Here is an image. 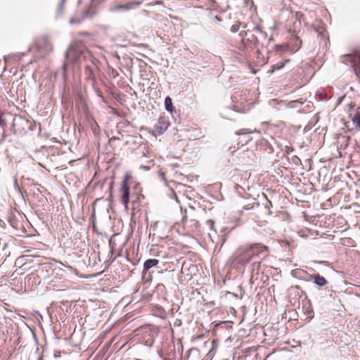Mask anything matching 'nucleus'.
I'll list each match as a JSON object with an SVG mask.
<instances>
[{
	"label": "nucleus",
	"mask_w": 360,
	"mask_h": 360,
	"mask_svg": "<svg viewBox=\"0 0 360 360\" xmlns=\"http://www.w3.org/2000/svg\"><path fill=\"white\" fill-rule=\"evenodd\" d=\"M66 61L62 65L63 77L66 76L67 68L69 63L85 62L84 75L86 79L94 82L98 72L100 61L92 56L91 53L82 44H76L72 45L65 52Z\"/></svg>",
	"instance_id": "obj_1"
},
{
	"label": "nucleus",
	"mask_w": 360,
	"mask_h": 360,
	"mask_svg": "<svg viewBox=\"0 0 360 360\" xmlns=\"http://www.w3.org/2000/svg\"><path fill=\"white\" fill-rule=\"evenodd\" d=\"M266 250V247L260 246L259 244H253L246 249L243 255L238 258V262L242 266H246L256 256L264 254L262 258H264Z\"/></svg>",
	"instance_id": "obj_2"
},
{
	"label": "nucleus",
	"mask_w": 360,
	"mask_h": 360,
	"mask_svg": "<svg viewBox=\"0 0 360 360\" xmlns=\"http://www.w3.org/2000/svg\"><path fill=\"white\" fill-rule=\"evenodd\" d=\"M35 49L41 57H44L53 51V46L47 37H42L37 41Z\"/></svg>",
	"instance_id": "obj_3"
},
{
	"label": "nucleus",
	"mask_w": 360,
	"mask_h": 360,
	"mask_svg": "<svg viewBox=\"0 0 360 360\" xmlns=\"http://www.w3.org/2000/svg\"><path fill=\"white\" fill-rule=\"evenodd\" d=\"M182 223L184 229L188 232H195L198 231L200 227L199 221L195 219H187V216L184 215L182 218Z\"/></svg>",
	"instance_id": "obj_4"
},
{
	"label": "nucleus",
	"mask_w": 360,
	"mask_h": 360,
	"mask_svg": "<svg viewBox=\"0 0 360 360\" xmlns=\"http://www.w3.org/2000/svg\"><path fill=\"white\" fill-rule=\"evenodd\" d=\"M346 57L351 62L352 68L356 75L360 77V52H355L353 54L347 55Z\"/></svg>",
	"instance_id": "obj_5"
},
{
	"label": "nucleus",
	"mask_w": 360,
	"mask_h": 360,
	"mask_svg": "<svg viewBox=\"0 0 360 360\" xmlns=\"http://www.w3.org/2000/svg\"><path fill=\"white\" fill-rule=\"evenodd\" d=\"M288 294L291 301L294 300L295 302L299 300L300 297L302 295H305L304 291H303L301 287L299 285H294L290 287L288 290Z\"/></svg>",
	"instance_id": "obj_6"
},
{
	"label": "nucleus",
	"mask_w": 360,
	"mask_h": 360,
	"mask_svg": "<svg viewBox=\"0 0 360 360\" xmlns=\"http://www.w3.org/2000/svg\"><path fill=\"white\" fill-rule=\"evenodd\" d=\"M120 192L122 193L121 202L124 205L125 209H128V204L129 202V188L128 186H122Z\"/></svg>",
	"instance_id": "obj_7"
},
{
	"label": "nucleus",
	"mask_w": 360,
	"mask_h": 360,
	"mask_svg": "<svg viewBox=\"0 0 360 360\" xmlns=\"http://www.w3.org/2000/svg\"><path fill=\"white\" fill-rule=\"evenodd\" d=\"M309 277L314 279V283L319 287H323L328 284L327 280L319 274L309 275Z\"/></svg>",
	"instance_id": "obj_8"
},
{
	"label": "nucleus",
	"mask_w": 360,
	"mask_h": 360,
	"mask_svg": "<svg viewBox=\"0 0 360 360\" xmlns=\"http://www.w3.org/2000/svg\"><path fill=\"white\" fill-rule=\"evenodd\" d=\"M159 264V260L156 259H148L144 262L143 274H146L152 267L156 266Z\"/></svg>",
	"instance_id": "obj_9"
},
{
	"label": "nucleus",
	"mask_w": 360,
	"mask_h": 360,
	"mask_svg": "<svg viewBox=\"0 0 360 360\" xmlns=\"http://www.w3.org/2000/svg\"><path fill=\"white\" fill-rule=\"evenodd\" d=\"M291 274L292 276L297 278L299 279L309 281V279L306 278V276H307V273L304 270L296 269L291 271Z\"/></svg>",
	"instance_id": "obj_10"
},
{
	"label": "nucleus",
	"mask_w": 360,
	"mask_h": 360,
	"mask_svg": "<svg viewBox=\"0 0 360 360\" xmlns=\"http://www.w3.org/2000/svg\"><path fill=\"white\" fill-rule=\"evenodd\" d=\"M154 129L159 134H162L167 130V125L161 120H159L158 122L155 124Z\"/></svg>",
	"instance_id": "obj_11"
},
{
	"label": "nucleus",
	"mask_w": 360,
	"mask_h": 360,
	"mask_svg": "<svg viewBox=\"0 0 360 360\" xmlns=\"http://www.w3.org/2000/svg\"><path fill=\"white\" fill-rule=\"evenodd\" d=\"M165 108L167 111L170 112H172L174 110L172 98L169 96H167L165 98Z\"/></svg>",
	"instance_id": "obj_12"
},
{
	"label": "nucleus",
	"mask_w": 360,
	"mask_h": 360,
	"mask_svg": "<svg viewBox=\"0 0 360 360\" xmlns=\"http://www.w3.org/2000/svg\"><path fill=\"white\" fill-rule=\"evenodd\" d=\"M284 63L283 62H278L276 64L273 65L271 68L267 71L268 74H272L276 70H281L284 67Z\"/></svg>",
	"instance_id": "obj_13"
},
{
	"label": "nucleus",
	"mask_w": 360,
	"mask_h": 360,
	"mask_svg": "<svg viewBox=\"0 0 360 360\" xmlns=\"http://www.w3.org/2000/svg\"><path fill=\"white\" fill-rule=\"evenodd\" d=\"M352 122L355 128L360 131V112H356L354 117L352 118Z\"/></svg>",
	"instance_id": "obj_14"
},
{
	"label": "nucleus",
	"mask_w": 360,
	"mask_h": 360,
	"mask_svg": "<svg viewBox=\"0 0 360 360\" xmlns=\"http://www.w3.org/2000/svg\"><path fill=\"white\" fill-rule=\"evenodd\" d=\"M141 1H132L128 2L127 4L122 6V7L128 10V9H131L135 6H139V5H141Z\"/></svg>",
	"instance_id": "obj_15"
},
{
	"label": "nucleus",
	"mask_w": 360,
	"mask_h": 360,
	"mask_svg": "<svg viewBox=\"0 0 360 360\" xmlns=\"http://www.w3.org/2000/svg\"><path fill=\"white\" fill-rule=\"evenodd\" d=\"M303 103L304 101L302 100L292 101L288 103V107L290 108H298L299 106H301Z\"/></svg>",
	"instance_id": "obj_16"
},
{
	"label": "nucleus",
	"mask_w": 360,
	"mask_h": 360,
	"mask_svg": "<svg viewBox=\"0 0 360 360\" xmlns=\"http://www.w3.org/2000/svg\"><path fill=\"white\" fill-rule=\"evenodd\" d=\"M240 22H236L234 25H233L231 27V31L233 32V33H236L238 31L239 28H240Z\"/></svg>",
	"instance_id": "obj_17"
},
{
	"label": "nucleus",
	"mask_w": 360,
	"mask_h": 360,
	"mask_svg": "<svg viewBox=\"0 0 360 360\" xmlns=\"http://www.w3.org/2000/svg\"><path fill=\"white\" fill-rule=\"evenodd\" d=\"M130 177L131 176H130L129 174H128V173L125 174V175L124 176V179L122 182V186H128L127 182Z\"/></svg>",
	"instance_id": "obj_18"
},
{
	"label": "nucleus",
	"mask_w": 360,
	"mask_h": 360,
	"mask_svg": "<svg viewBox=\"0 0 360 360\" xmlns=\"http://www.w3.org/2000/svg\"><path fill=\"white\" fill-rule=\"evenodd\" d=\"M65 1V0H62L60 4L59 5L58 8V15H61L63 13V4Z\"/></svg>",
	"instance_id": "obj_19"
},
{
	"label": "nucleus",
	"mask_w": 360,
	"mask_h": 360,
	"mask_svg": "<svg viewBox=\"0 0 360 360\" xmlns=\"http://www.w3.org/2000/svg\"><path fill=\"white\" fill-rule=\"evenodd\" d=\"M248 133H249V131L247 129H240V130H238V131L235 132V134L236 135L246 134H248Z\"/></svg>",
	"instance_id": "obj_20"
},
{
	"label": "nucleus",
	"mask_w": 360,
	"mask_h": 360,
	"mask_svg": "<svg viewBox=\"0 0 360 360\" xmlns=\"http://www.w3.org/2000/svg\"><path fill=\"white\" fill-rule=\"evenodd\" d=\"M140 168H141V169H144V170H146V171H148V170H149V169H150V167L149 166H147V165H141L140 166Z\"/></svg>",
	"instance_id": "obj_21"
},
{
	"label": "nucleus",
	"mask_w": 360,
	"mask_h": 360,
	"mask_svg": "<svg viewBox=\"0 0 360 360\" xmlns=\"http://www.w3.org/2000/svg\"><path fill=\"white\" fill-rule=\"evenodd\" d=\"M318 96L321 100H323L326 97V95L324 93H319Z\"/></svg>",
	"instance_id": "obj_22"
},
{
	"label": "nucleus",
	"mask_w": 360,
	"mask_h": 360,
	"mask_svg": "<svg viewBox=\"0 0 360 360\" xmlns=\"http://www.w3.org/2000/svg\"><path fill=\"white\" fill-rule=\"evenodd\" d=\"M259 265V262H254L252 263V266H253V269H255V268H257Z\"/></svg>",
	"instance_id": "obj_23"
},
{
	"label": "nucleus",
	"mask_w": 360,
	"mask_h": 360,
	"mask_svg": "<svg viewBox=\"0 0 360 360\" xmlns=\"http://www.w3.org/2000/svg\"><path fill=\"white\" fill-rule=\"evenodd\" d=\"M355 106H356L355 103H354V102H351V103H349V107H350V108H354Z\"/></svg>",
	"instance_id": "obj_24"
},
{
	"label": "nucleus",
	"mask_w": 360,
	"mask_h": 360,
	"mask_svg": "<svg viewBox=\"0 0 360 360\" xmlns=\"http://www.w3.org/2000/svg\"><path fill=\"white\" fill-rule=\"evenodd\" d=\"M292 150V148H291L290 147H286V152L288 153H290Z\"/></svg>",
	"instance_id": "obj_25"
},
{
	"label": "nucleus",
	"mask_w": 360,
	"mask_h": 360,
	"mask_svg": "<svg viewBox=\"0 0 360 360\" xmlns=\"http://www.w3.org/2000/svg\"><path fill=\"white\" fill-rule=\"evenodd\" d=\"M67 269L70 270V271L72 272L74 271V269L72 266H65Z\"/></svg>",
	"instance_id": "obj_26"
},
{
	"label": "nucleus",
	"mask_w": 360,
	"mask_h": 360,
	"mask_svg": "<svg viewBox=\"0 0 360 360\" xmlns=\"http://www.w3.org/2000/svg\"><path fill=\"white\" fill-rule=\"evenodd\" d=\"M176 325H180L181 324V320H176V323H175Z\"/></svg>",
	"instance_id": "obj_27"
},
{
	"label": "nucleus",
	"mask_w": 360,
	"mask_h": 360,
	"mask_svg": "<svg viewBox=\"0 0 360 360\" xmlns=\"http://www.w3.org/2000/svg\"><path fill=\"white\" fill-rule=\"evenodd\" d=\"M176 325H180L181 324V320H176V323H175Z\"/></svg>",
	"instance_id": "obj_28"
},
{
	"label": "nucleus",
	"mask_w": 360,
	"mask_h": 360,
	"mask_svg": "<svg viewBox=\"0 0 360 360\" xmlns=\"http://www.w3.org/2000/svg\"><path fill=\"white\" fill-rule=\"evenodd\" d=\"M15 186H17V187L18 188V189L20 190V188H19V186H18V181H17V180H16V179H15Z\"/></svg>",
	"instance_id": "obj_29"
},
{
	"label": "nucleus",
	"mask_w": 360,
	"mask_h": 360,
	"mask_svg": "<svg viewBox=\"0 0 360 360\" xmlns=\"http://www.w3.org/2000/svg\"><path fill=\"white\" fill-rule=\"evenodd\" d=\"M244 33L246 34L245 31H241L240 35L242 37L244 35Z\"/></svg>",
	"instance_id": "obj_30"
},
{
	"label": "nucleus",
	"mask_w": 360,
	"mask_h": 360,
	"mask_svg": "<svg viewBox=\"0 0 360 360\" xmlns=\"http://www.w3.org/2000/svg\"><path fill=\"white\" fill-rule=\"evenodd\" d=\"M323 31H319V32L318 35H322V34H323Z\"/></svg>",
	"instance_id": "obj_31"
},
{
	"label": "nucleus",
	"mask_w": 360,
	"mask_h": 360,
	"mask_svg": "<svg viewBox=\"0 0 360 360\" xmlns=\"http://www.w3.org/2000/svg\"><path fill=\"white\" fill-rule=\"evenodd\" d=\"M281 46H276V50L277 51H279V49H281Z\"/></svg>",
	"instance_id": "obj_32"
},
{
	"label": "nucleus",
	"mask_w": 360,
	"mask_h": 360,
	"mask_svg": "<svg viewBox=\"0 0 360 360\" xmlns=\"http://www.w3.org/2000/svg\"><path fill=\"white\" fill-rule=\"evenodd\" d=\"M215 18H216V20H217L220 21V19L219 18V17H218V16H216V17H215Z\"/></svg>",
	"instance_id": "obj_33"
},
{
	"label": "nucleus",
	"mask_w": 360,
	"mask_h": 360,
	"mask_svg": "<svg viewBox=\"0 0 360 360\" xmlns=\"http://www.w3.org/2000/svg\"><path fill=\"white\" fill-rule=\"evenodd\" d=\"M208 222H210L212 224V225H213V221L212 220H210Z\"/></svg>",
	"instance_id": "obj_34"
},
{
	"label": "nucleus",
	"mask_w": 360,
	"mask_h": 360,
	"mask_svg": "<svg viewBox=\"0 0 360 360\" xmlns=\"http://www.w3.org/2000/svg\"><path fill=\"white\" fill-rule=\"evenodd\" d=\"M70 23H72V24L74 23V20H71Z\"/></svg>",
	"instance_id": "obj_35"
},
{
	"label": "nucleus",
	"mask_w": 360,
	"mask_h": 360,
	"mask_svg": "<svg viewBox=\"0 0 360 360\" xmlns=\"http://www.w3.org/2000/svg\"><path fill=\"white\" fill-rule=\"evenodd\" d=\"M161 176H162V179H164V178H165V177H164V173H162V174H161Z\"/></svg>",
	"instance_id": "obj_36"
},
{
	"label": "nucleus",
	"mask_w": 360,
	"mask_h": 360,
	"mask_svg": "<svg viewBox=\"0 0 360 360\" xmlns=\"http://www.w3.org/2000/svg\"><path fill=\"white\" fill-rule=\"evenodd\" d=\"M47 267H48V266H45L44 268H47ZM49 268L51 269L49 266Z\"/></svg>",
	"instance_id": "obj_37"
}]
</instances>
